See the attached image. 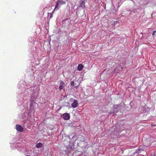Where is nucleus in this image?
Segmentation results:
<instances>
[{
	"label": "nucleus",
	"instance_id": "2",
	"mask_svg": "<svg viewBox=\"0 0 156 156\" xmlns=\"http://www.w3.org/2000/svg\"><path fill=\"white\" fill-rule=\"evenodd\" d=\"M16 127L17 131L20 132H22L23 131V128L21 125L17 124Z\"/></svg>",
	"mask_w": 156,
	"mask_h": 156
},
{
	"label": "nucleus",
	"instance_id": "3",
	"mask_svg": "<svg viewBox=\"0 0 156 156\" xmlns=\"http://www.w3.org/2000/svg\"><path fill=\"white\" fill-rule=\"evenodd\" d=\"M63 118L65 120H67L69 119L70 115L69 114L67 113H65L63 114Z\"/></svg>",
	"mask_w": 156,
	"mask_h": 156
},
{
	"label": "nucleus",
	"instance_id": "11",
	"mask_svg": "<svg viewBox=\"0 0 156 156\" xmlns=\"http://www.w3.org/2000/svg\"><path fill=\"white\" fill-rule=\"evenodd\" d=\"M59 89L60 90H61L63 88V86L62 85H59Z\"/></svg>",
	"mask_w": 156,
	"mask_h": 156
},
{
	"label": "nucleus",
	"instance_id": "8",
	"mask_svg": "<svg viewBox=\"0 0 156 156\" xmlns=\"http://www.w3.org/2000/svg\"><path fill=\"white\" fill-rule=\"evenodd\" d=\"M43 145L42 143H39L37 144L36 145V147L37 148L41 147H42Z\"/></svg>",
	"mask_w": 156,
	"mask_h": 156
},
{
	"label": "nucleus",
	"instance_id": "13",
	"mask_svg": "<svg viewBox=\"0 0 156 156\" xmlns=\"http://www.w3.org/2000/svg\"><path fill=\"white\" fill-rule=\"evenodd\" d=\"M156 31H154L152 35H154V34L155 33Z\"/></svg>",
	"mask_w": 156,
	"mask_h": 156
},
{
	"label": "nucleus",
	"instance_id": "14",
	"mask_svg": "<svg viewBox=\"0 0 156 156\" xmlns=\"http://www.w3.org/2000/svg\"><path fill=\"white\" fill-rule=\"evenodd\" d=\"M50 18H51L52 16V14H50Z\"/></svg>",
	"mask_w": 156,
	"mask_h": 156
},
{
	"label": "nucleus",
	"instance_id": "1",
	"mask_svg": "<svg viewBox=\"0 0 156 156\" xmlns=\"http://www.w3.org/2000/svg\"><path fill=\"white\" fill-rule=\"evenodd\" d=\"M66 1H67L66 0H58L57 2L56 5L53 11L52 12L53 13L54 11L58 8V6L66 3Z\"/></svg>",
	"mask_w": 156,
	"mask_h": 156
},
{
	"label": "nucleus",
	"instance_id": "12",
	"mask_svg": "<svg viewBox=\"0 0 156 156\" xmlns=\"http://www.w3.org/2000/svg\"><path fill=\"white\" fill-rule=\"evenodd\" d=\"M74 82L73 81H72L71 82V85L74 86Z\"/></svg>",
	"mask_w": 156,
	"mask_h": 156
},
{
	"label": "nucleus",
	"instance_id": "4",
	"mask_svg": "<svg viewBox=\"0 0 156 156\" xmlns=\"http://www.w3.org/2000/svg\"><path fill=\"white\" fill-rule=\"evenodd\" d=\"M78 104L77 101L76 100H75L72 103V106L73 108H76L78 106Z\"/></svg>",
	"mask_w": 156,
	"mask_h": 156
},
{
	"label": "nucleus",
	"instance_id": "9",
	"mask_svg": "<svg viewBox=\"0 0 156 156\" xmlns=\"http://www.w3.org/2000/svg\"><path fill=\"white\" fill-rule=\"evenodd\" d=\"M80 6L82 8H83L85 7L84 2V1H82L80 4Z\"/></svg>",
	"mask_w": 156,
	"mask_h": 156
},
{
	"label": "nucleus",
	"instance_id": "6",
	"mask_svg": "<svg viewBox=\"0 0 156 156\" xmlns=\"http://www.w3.org/2000/svg\"><path fill=\"white\" fill-rule=\"evenodd\" d=\"M83 67V65L81 64H79L77 66V69L78 70L80 71L82 70Z\"/></svg>",
	"mask_w": 156,
	"mask_h": 156
},
{
	"label": "nucleus",
	"instance_id": "7",
	"mask_svg": "<svg viewBox=\"0 0 156 156\" xmlns=\"http://www.w3.org/2000/svg\"><path fill=\"white\" fill-rule=\"evenodd\" d=\"M72 149V147L69 146L67 147L66 149V152L69 153L71 151Z\"/></svg>",
	"mask_w": 156,
	"mask_h": 156
},
{
	"label": "nucleus",
	"instance_id": "5",
	"mask_svg": "<svg viewBox=\"0 0 156 156\" xmlns=\"http://www.w3.org/2000/svg\"><path fill=\"white\" fill-rule=\"evenodd\" d=\"M145 149V148L143 147H140L135 152V153H139L141 152V151H144Z\"/></svg>",
	"mask_w": 156,
	"mask_h": 156
},
{
	"label": "nucleus",
	"instance_id": "10",
	"mask_svg": "<svg viewBox=\"0 0 156 156\" xmlns=\"http://www.w3.org/2000/svg\"><path fill=\"white\" fill-rule=\"evenodd\" d=\"M64 85V83L62 81H61V82L60 84V85H62L63 86Z\"/></svg>",
	"mask_w": 156,
	"mask_h": 156
}]
</instances>
